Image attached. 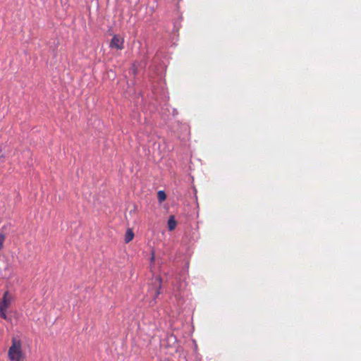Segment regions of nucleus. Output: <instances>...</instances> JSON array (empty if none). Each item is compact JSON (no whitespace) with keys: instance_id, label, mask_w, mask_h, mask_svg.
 Segmentation results:
<instances>
[{"instance_id":"f257e3e1","label":"nucleus","mask_w":361,"mask_h":361,"mask_svg":"<svg viewBox=\"0 0 361 361\" xmlns=\"http://www.w3.org/2000/svg\"><path fill=\"white\" fill-rule=\"evenodd\" d=\"M8 356L11 361H23L25 355L22 350V342L16 338H12V344L8 349Z\"/></svg>"},{"instance_id":"f03ea898","label":"nucleus","mask_w":361,"mask_h":361,"mask_svg":"<svg viewBox=\"0 0 361 361\" xmlns=\"http://www.w3.org/2000/svg\"><path fill=\"white\" fill-rule=\"evenodd\" d=\"M11 302V297L8 291L5 292L0 302V317L7 319V316L5 313L6 310L9 307Z\"/></svg>"},{"instance_id":"7ed1b4c3","label":"nucleus","mask_w":361,"mask_h":361,"mask_svg":"<svg viewBox=\"0 0 361 361\" xmlns=\"http://www.w3.org/2000/svg\"><path fill=\"white\" fill-rule=\"evenodd\" d=\"M109 47L111 49L122 50L124 49V39L118 35H114L110 42Z\"/></svg>"},{"instance_id":"20e7f679","label":"nucleus","mask_w":361,"mask_h":361,"mask_svg":"<svg viewBox=\"0 0 361 361\" xmlns=\"http://www.w3.org/2000/svg\"><path fill=\"white\" fill-rule=\"evenodd\" d=\"M134 238V233L131 228H128L125 235V242L128 243Z\"/></svg>"},{"instance_id":"39448f33","label":"nucleus","mask_w":361,"mask_h":361,"mask_svg":"<svg viewBox=\"0 0 361 361\" xmlns=\"http://www.w3.org/2000/svg\"><path fill=\"white\" fill-rule=\"evenodd\" d=\"M176 226V221L173 216H171L168 220V227L170 231L175 229Z\"/></svg>"},{"instance_id":"423d86ee","label":"nucleus","mask_w":361,"mask_h":361,"mask_svg":"<svg viewBox=\"0 0 361 361\" xmlns=\"http://www.w3.org/2000/svg\"><path fill=\"white\" fill-rule=\"evenodd\" d=\"M154 283L157 284L158 287L155 291V298H157L160 294V288L161 286V279L159 276H157L154 278Z\"/></svg>"},{"instance_id":"0eeeda50","label":"nucleus","mask_w":361,"mask_h":361,"mask_svg":"<svg viewBox=\"0 0 361 361\" xmlns=\"http://www.w3.org/2000/svg\"><path fill=\"white\" fill-rule=\"evenodd\" d=\"M157 198L160 202H164L166 199V193L164 192V191L159 190L157 192Z\"/></svg>"},{"instance_id":"6e6552de","label":"nucleus","mask_w":361,"mask_h":361,"mask_svg":"<svg viewBox=\"0 0 361 361\" xmlns=\"http://www.w3.org/2000/svg\"><path fill=\"white\" fill-rule=\"evenodd\" d=\"M6 238V235L4 233H0V251L4 247V244Z\"/></svg>"}]
</instances>
